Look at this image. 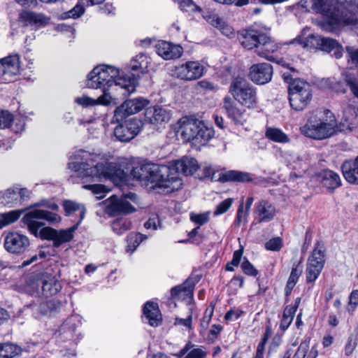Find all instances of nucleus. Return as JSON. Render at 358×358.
Segmentation results:
<instances>
[{
	"label": "nucleus",
	"mask_w": 358,
	"mask_h": 358,
	"mask_svg": "<svg viewBox=\"0 0 358 358\" xmlns=\"http://www.w3.org/2000/svg\"><path fill=\"white\" fill-rule=\"evenodd\" d=\"M213 314V308H207L205 310L204 315L201 320V327L203 329H206L211 320Z\"/></svg>",
	"instance_id": "nucleus-54"
},
{
	"label": "nucleus",
	"mask_w": 358,
	"mask_h": 358,
	"mask_svg": "<svg viewBox=\"0 0 358 358\" xmlns=\"http://www.w3.org/2000/svg\"><path fill=\"white\" fill-rule=\"evenodd\" d=\"M241 268L243 273L248 275L256 276L259 273L255 266L245 258L241 263Z\"/></svg>",
	"instance_id": "nucleus-50"
},
{
	"label": "nucleus",
	"mask_w": 358,
	"mask_h": 358,
	"mask_svg": "<svg viewBox=\"0 0 358 358\" xmlns=\"http://www.w3.org/2000/svg\"><path fill=\"white\" fill-rule=\"evenodd\" d=\"M271 29L266 25L254 23L239 34V41L248 50L255 49L257 55L269 61H274L273 53L278 52L281 44L270 35Z\"/></svg>",
	"instance_id": "nucleus-4"
},
{
	"label": "nucleus",
	"mask_w": 358,
	"mask_h": 358,
	"mask_svg": "<svg viewBox=\"0 0 358 358\" xmlns=\"http://www.w3.org/2000/svg\"><path fill=\"white\" fill-rule=\"evenodd\" d=\"M220 179L223 182H250L253 181L254 178L250 173L231 170L222 173Z\"/></svg>",
	"instance_id": "nucleus-34"
},
{
	"label": "nucleus",
	"mask_w": 358,
	"mask_h": 358,
	"mask_svg": "<svg viewBox=\"0 0 358 358\" xmlns=\"http://www.w3.org/2000/svg\"><path fill=\"white\" fill-rule=\"evenodd\" d=\"M209 211L200 214L192 213L190 215V219L194 223L198 224L199 225H203L209 221Z\"/></svg>",
	"instance_id": "nucleus-51"
},
{
	"label": "nucleus",
	"mask_w": 358,
	"mask_h": 358,
	"mask_svg": "<svg viewBox=\"0 0 358 358\" xmlns=\"http://www.w3.org/2000/svg\"><path fill=\"white\" fill-rule=\"evenodd\" d=\"M222 327L220 324H213L209 331L208 340L213 341L220 334Z\"/></svg>",
	"instance_id": "nucleus-61"
},
{
	"label": "nucleus",
	"mask_w": 358,
	"mask_h": 358,
	"mask_svg": "<svg viewBox=\"0 0 358 358\" xmlns=\"http://www.w3.org/2000/svg\"><path fill=\"white\" fill-rule=\"evenodd\" d=\"M156 51L158 55L163 59H174L181 57L183 52L182 46L167 41H159L156 45Z\"/></svg>",
	"instance_id": "nucleus-25"
},
{
	"label": "nucleus",
	"mask_w": 358,
	"mask_h": 358,
	"mask_svg": "<svg viewBox=\"0 0 358 358\" xmlns=\"http://www.w3.org/2000/svg\"><path fill=\"white\" fill-rule=\"evenodd\" d=\"M336 40L331 38H324L319 36H310L308 38L297 36L296 38L285 43V45H299L303 48H315L322 51L330 52L338 47Z\"/></svg>",
	"instance_id": "nucleus-11"
},
{
	"label": "nucleus",
	"mask_w": 358,
	"mask_h": 358,
	"mask_svg": "<svg viewBox=\"0 0 358 358\" xmlns=\"http://www.w3.org/2000/svg\"><path fill=\"white\" fill-rule=\"evenodd\" d=\"M101 155L80 150L73 157V161L68 164L69 168L78 173L82 179L99 182L101 178H110L117 172V166L108 162H99Z\"/></svg>",
	"instance_id": "nucleus-3"
},
{
	"label": "nucleus",
	"mask_w": 358,
	"mask_h": 358,
	"mask_svg": "<svg viewBox=\"0 0 358 358\" xmlns=\"http://www.w3.org/2000/svg\"><path fill=\"white\" fill-rule=\"evenodd\" d=\"M192 313L191 312L189 315L187 317V318H176L175 324L182 325L186 327L189 330L192 329Z\"/></svg>",
	"instance_id": "nucleus-58"
},
{
	"label": "nucleus",
	"mask_w": 358,
	"mask_h": 358,
	"mask_svg": "<svg viewBox=\"0 0 358 358\" xmlns=\"http://www.w3.org/2000/svg\"><path fill=\"white\" fill-rule=\"evenodd\" d=\"M150 64V59L145 54L140 53L131 60L129 66L131 71L145 73Z\"/></svg>",
	"instance_id": "nucleus-36"
},
{
	"label": "nucleus",
	"mask_w": 358,
	"mask_h": 358,
	"mask_svg": "<svg viewBox=\"0 0 358 358\" xmlns=\"http://www.w3.org/2000/svg\"><path fill=\"white\" fill-rule=\"evenodd\" d=\"M248 214V212L243 210V204H240L234 224L236 227H239L242 222H246Z\"/></svg>",
	"instance_id": "nucleus-52"
},
{
	"label": "nucleus",
	"mask_w": 358,
	"mask_h": 358,
	"mask_svg": "<svg viewBox=\"0 0 358 358\" xmlns=\"http://www.w3.org/2000/svg\"><path fill=\"white\" fill-rule=\"evenodd\" d=\"M45 206L52 210L57 211L59 209V206L55 203V202L47 201V200H42L39 203H37L34 204V206Z\"/></svg>",
	"instance_id": "nucleus-63"
},
{
	"label": "nucleus",
	"mask_w": 358,
	"mask_h": 358,
	"mask_svg": "<svg viewBox=\"0 0 358 358\" xmlns=\"http://www.w3.org/2000/svg\"><path fill=\"white\" fill-rule=\"evenodd\" d=\"M83 187L86 189L91 190L96 194L105 192V186L100 184L85 185Z\"/></svg>",
	"instance_id": "nucleus-60"
},
{
	"label": "nucleus",
	"mask_w": 358,
	"mask_h": 358,
	"mask_svg": "<svg viewBox=\"0 0 358 358\" xmlns=\"http://www.w3.org/2000/svg\"><path fill=\"white\" fill-rule=\"evenodd\" d=\"M13 121V115L7 110H0V129L8 128Z\"/></svg>",
	"instance_id": "nucleus-45"
},
{
	"label": "nucleus",
	"mask_w": 358,
	"mask_h": 358,
	"mask_svg": "<svg viewBox=\"0 0 358 358\" xmlns=\"http://www.w3.org/2000/svg\"><path fill=\"white\" fill-rule=\"evenodd\" d=\"M244 312L239 309H231L225 314L224 319L226 320H236Z\"/></svg>",
	"instance_id": "nucleus-56"
},
{
	"label": "nucleus",
	"mask_w": 358,
	"mask_h": 358,
	"mask_svg": "<svg viewBox=\"0 0 358 358\" xmlns=\"http://www.w3.org/2000/svg\"><path fill=\"white\" fill-rule=\"evenodd\" d=\"M344 178L351 184L358 185V156L354 160H347L341 166Z\"/></svg>",
	"instance_id": "nucleus-31"
},
{
	"label": "nucleus",
	"mask_w": 358,
	"mask_h": 358,
	"mask_svg": "<svg viewBox=\"0 0 358 358\" xmlns=\"http://www.w3.org/2000/svg\"><path fill=\"white\" fill-rule=\"evenodd\" d=\"M75 102L84 107L94 106L96 105L108 106L113 102V98L109 92L104 90L102 95L97 99H92L87 96L77 97Z\"/></svg>",
	"instance_id": "nucleus-30"
},
{
	"label": "nucleus",
	"mask_w": 358,
	"mask_h": 358,
	"mask_svg": "<svg viewBox=\"0 0 358 358\" xmlns=\"http://www.w3.org/2000/svg\"><path fill=\"white\" fill-rule=\"evenodd\" d=\"M22 213V210H10L8 213H1V214L3 217L7 225H8V224H10L15 222V221H17L19 219V217H20V215Z\"/></svg>",
	"instance_id": "nucleus-49"
},
{
	"label": "nucleus",
	"mask_w": 358,
	"mask_h": 358,
	"mask_svg": "<svg viewBox=\"0 0 358 358\" xmlns=\"http://www.w3.org/2000/svg\"><path fill=\"white\" fill-rule=\"evenodd\" d=\"M15 189L17 191V194L19 195V204L27 201L30 198L31 192L28 189L19 188L17 187H15Z\"/></svg>",
	"instance_id": "nucleus-55"
},
{
	"label": "nucleus",
	"mask_w": 358,
	"mask_h": 358,
	"mask_svg": "<svg viewBox=\"0 0 358 358\" xmlns=\"http://www.w3.org/2000/svg\"><path fill=\"white\" fill-rule=\"evenodd\" d=\"M29 245V238L17 232H9L4 238V248L11 254L21 255L24 253L28 250Z\"/></svg>",
	"instance_id": "nucleus-17"
},
{
	"label": "nucleus",
	"mask_w": 358,
	"mask_h": 358,
	"mask_svg": "<svg viewBox=\"0 0 358 358\" xmlns=\"http://www.w3.org/2000/svg\"><path fill=\"white\" fill-rule=\"evenodd\" d=\"M20 20L25 26H34L37 28L44 27L50 22V18L44 14L33 11L22 12Z\"/></svg>",
	"instance_id": "nucleus-27"
},
{
	"label": "nucleus",
	"mask_w": 358,
	"mask_h": 358,
	"mask_svg": "<svg viewBox=\"0 0 358 358\" xmlns=\"http://www.w3.org/2000/svg\"><path fill=\"white\" fill-rule=\"evenodd\" d=\"M87 85L90 88L103 89L106 92L110 87H120L127 96L136 91L139 74L121 75L120 70L113 66L101 64L94 67L88 75Z\"/></svg>",
	"instance_id": "nucleus-2"
},
{
	"label": "nucleus",
	"mask_w": 358,
	"mask_h": 358,
	"mask_svg": "<svg viewBox=\"0 0 358 358\" xmlns=\"http://www.w3.org/2000/svg\"><path fill=\"white\" fill-rule=\"evenodd\" d=\"M300 302L301 298L297 297L293 305L287 306L284 308L282 317L280 323V328L282 331L287 330L291 324Z\"/></svg>",
	"instance_id": "nucleus-35"
},
{
	"label": "nucleus",
	"mask_w": 358,
	"mask_h": 358,
	"mask_svg": "<svg viewBox=\"0 0 358 358\" xmlns=\"http://www.w3.org/2000/svg\"><path fill=\"white\" fill-rule=\"evenodd\" d=\"M312 99L310 85L301 80H294L289 85V100L295 110H302Z\"/></svg>",
	"instance_id": "nucleus-9"
},
{
	"label": "nucleus",
	"mask_w": 358,
	"mask_h": 358,
	"mask_svg": "<svg viewBox=\"0 0 358 358\" xmlns=\"http://www.w3.org/2000/svg\"><path fill=\"white\" fill-rule=\"evenodd\" d=\"M318 350L315 345L310 347V338H307L301 341L296 351L289 349L283 358H316Z\"/></svg>",
	"instance_id": "nucleus-24"
},
{
	"label": "nucleus",
	"mask_w": 358,
	"mask_h": 358,
	"mask_svg": "<svg viewBox=\"0 0 358 358\" xmlns=\"http://www.w3.org/2000/svg\"><path fill=\"white\" fill-rule=\"evenodd\" d=\"M21 348L12 343H0V358H13L19 355Z\"/></svg>",
	"instance_id": "nucleus-39"
},
{
	"label": "nucleus",
	"mask_w": 358,
	"mask_h": 358,
	"mask_svg": "<svg viewBox=\"0 0 358 358\" xmlns=\"http://www.w3.org/2000/svg\"><path fill=\"white\" fill-rule=\"evenodd\" d=\"M302 272V267L300 266V263L294 264L292 266L290 275L289 276L287 283L289 284V286L294 285L296 284L299 276Z\"/></svg>",
	"instance_id": "nucleus-44"
},
{
	"label": "nucleus",
	"mask_w": 358,
	"mask_h": 358,
	"mask_svg": "<svg viewBox=\"0 0 358 358\" xmlns=\"http://www.w3.org/2000/svg\"><path fill=\"white\" fill-rule=\"evenodd\" d=\"M62 306V303L60 301H57L55 299H52L48 301H46L45 303H42L40 305L41 310H43L45 308H48L50 310H56L57 308Z\"/></svg>",
	"instance_id": "nucleus-62"
},
{
	"label": "nucleus",
	"mask_w": 358,
	"mask_h": 358,
	"mask_svg": "<svg viewBox=\"0 0 358 358\" xmlns=\"http://www.w3.org/2000/svg\"><path fill=\"white\" fill-rule=\"evenodd\" d=\"M317 179L321 185L330 192L334 191L341 185L339 175L330 169H323L317 174Z\"/></svg>",
	"instance_id": "nucleus-26"
},
{
	"label": "nucleus",
	"mask_w": 358,
	"mask_h": 358,
	"mask_svg": "<svg viewBox=\"0 0 358 358\" xmlns=\"http://www.w3.org/2000/svg\"><path fill=\"white\" fill-rule=\"evenodd\" d=\"M42 292L46 296L57 294L62 289L60 282L52 275L44 273L41 276Z\"/></svg>",
	"instance_id": "nucleus-29"
},
{
	"label": "nucleus",
	"mask_w": 358,
	"mask_h": 358,
	"mask_svg": "<svg viewBox=\"0 0 358 358\" xmlns=\"http://www.w3.org/2000/svg\"><path fill=\"white\" fill-rule=\"evenodd\" d=\"M208 21L211 25L219 29L223 34L229 36L232 34L231 28L227 24L222 18L217 15H213L209 17Z\"/></svg>",
	"instance_id": "nucleus-41"
},
{
	"label": "nucleus",
	"mask_w": 358,
	"mask_h": 358,
	"mask_svg": "<svg viewBox=\"0 0 358 358\" xmlns=\"http://www.w3.org/2000/svg\"><path fill=\"white\" fill-rule=\"evenodd\" d=\"M312 10L324 16L327 22L325 30L334 32L341 27L350 26L358 34V0H341L336 6L331 0H311Z\"/></svg>",
	"instance_id": "nucleus-1"
},
{
	"label": "nucleus",
	"mask_w": 358,
	"mask_h": 358,
	"mask_svg": "<svg viewBox=\"0 0 358 358\" xmlns=\"http://www.w3.org/2000/svg\"><path fill=\"white\" fill-rule=\"evenodd\" d=\"M265 136L268 139L276 143H286L289 141L288 136L278 128L267 127Z\"/></svg>",
	"instance_id": "nucleus-38"
},
{
	"label": "nucleus",
	"mask_w": 358,
	"mask_h": 358,
	"mask_svg": "<svg viewBox=\"0 0 358 358\" xmlns=\"http://www.w3.org/2000/svg\"><path fill=\"white\" fill-rule=\"evenodd\" d=\"M236 101L231 96L227 95L223 98L222 108L229 119L242 125L246 121L245 110L240 108Z\"/></svg>",
	"instance_id": "nucleus-22"
},
{
	"label": "nucleus",
	"mask_w": 358,
	"mask_h": 358,
	"mask_svg": "<svg viewBox=\"0 0 358 358\" xmlns=\"http://www.w3.org/2000/svg\"><path fill=\"white\" fill-rule=\"evenodd\" d=\"M148 103L149 101L142 97L127 99L115 109V116L123 118L125 116L137 113L147 106Z\"/></svg>",
	"instance_id": "nucleus-21"
},
{
	"label": "nucleus",
	"mask_w": 358,
	"mask_h": 358,
	"mask_svg": "<svg viewBox=\"0 0 358 358\" xmlns=\"http://www.w3.org/2000/svg\"><path fill=\"white\" fill-rule=\"evenodd\" d=\"M85 12L83 6L77 4L71 10L64 13V18H78L80 17Z\"/></svg>",
	"instance_id": "nucleus-47"
},
{
	"label": "nucleus",
	"mask_w": 358,
	"mask_h": 358,
	"mask_svg": "<svg viewBox=\"0 0 358 358\" xmlns=\"http://www.w3.org/2000/svg\"><path fill=\"white\" fill-rule=\"evenodd\" d=\"M40 220H44L50 224H57L61 221V217L55 212L34 209L26 213L22 217V222L35 236L39 235V231L44 225V223L39 221Z\"/></svg>",
	"instance_id": "nucleus-10"
},
{
	"label": "nucleus",
	"mask_w": 358,
	"mask_h": 358,
	"mask_svg": "<svg viewBox=\"0 0 358 358\" xmlns=\"http://www.w3.org/2000/svg\"><path fill=\"white\" fill-rule=\"evenodd\" d=\"M169 168L166 165L145 164L133 168L131 174L138 180L154 184V189H159V192L166 194L178 190L180 186L179 180H174L175 178L165 180L166 177H169Z\"/></svg>",
	"instance_id": "nucleus-5"
},
{
	"label": "nucleus",
	"mask_w": 358,
	"mask_h": 358,
	"mask_svg": "<svg viewBox=\"0 0 358 358\" xmlns=\"http://www.w3.org/2000/svg\"><path fill=\"white\" fill-rule=\"evenodd\" d=\"M204 67L198 61H188L174 66L173 76L183 80H195L203 75Z\"/></svg>",
	"instance_id": "nucleus-15"
},
{
	"label": "nucleus",
	"mask_w": 358,
	"mask_h": 358,
	"mask_svg": "<svg viewBox=\"0 0 358 358\" xmlns=\"http://www.w3.org/2000/svg\"><path fill=\"white\" fill-rule=\"evenodd\" d=\"M75 229L76 227L62 230L45 227L41 229L38 236L43 240L52 241L53 246L58 248L63 243L69 242L73 239Z\"/></svg>",
	"instance_id": "nucleus-16"
},
{
	"label": "nucleus",
	"mask_w": 358,
	"mask_h": 358,
	"mask_svg": "<svg viewBox=\"0 0 358 358\" xmlns=\"http://www.w3.org/2000/svg\"><path fill=\"white\" fill-rule=\"evenodd\" d=\"M142 122L137 118H131L118 124L114 129V135L117 141L129 142L140 132Z\"/></svg>",
	"instance_id": "nucleus-14"
},
{
	"label": "nucleus",
	"mask_w": 358,
	"mask_h": 358,
	"mask_svg": "<svg viewBox=\"0 0 358 358\" xmlns=\"http://www.w3.org/2000/svg\"><path fill=\"white\" fill-rule=\"evenodd\" d=\"M160 225L159 218L157 216L150 217L148 221L144 224V227L148 229H157L158 226Z\"/></svg>",
	"instance_id": "nucleus-57"
},
{
	"label": "nucleus",
	"mask_w": 358,
	"mask_h": 358,
	"mask_svg": "<svg viewBox=\"0 0 358 358\" xmlns=\"http://www.w3.org/2000/svg\"><path fill=\"white\" fill-rule=\"evenodd\" d=\"M0 203L8 207L19 204V195L15 187L8 189L5 192H0Z\"/></svg>",
	"instance_id": "nucleus-37"
},
{
	"label": "nucleus",
	"mask_w": 358,
	"mask_h": 358,
	"mask_svg": "<svg viewBox=\"0 0 358 358\" xmlns=\"http://www.w3.org/2000/svg\"><path fill=\"white\" fill-rule=\"evenodd\" d=\"M324 252L322 250L320 243L317 242L308 259L306 269L307 282H313L317 280L324 267Z\"/></svg>",
	"instance_id": "nucleus-13"
},
{
	"label": "nucleus",
	"mask_w": 358,
	"mask_h": 358,
	"mask_svg": "<svg viewBox=\"0 0 358 358\" xmlns=\"http://www.w3.org/2000/svg\"><path fill=\"white\" fill-rule=\"evenodd\" d=\"M346 51L352 62L358 67V49L348 46Z\"/></svg>",
	"instance_id": "nucleus-59"
},
{
	"label": "nucleus",
	"mask_w": 358,
	"mask_h": 358,
	"mask_svg": "<svg viewBox=\"0 0 358 358\" xmlns=\"http://www.w3.org/2000/svg\"><path fill=\"white\" fill-rule=\"evenodd\" d=\"M143 315L148 320L150 325L157 327L162 320L158 304L152 301H148L143 307Z\"/></svg>",
	"instance_id": "nucleus-32"
},
{
	"label": "nucleus",
	"mask_w": 358,
	"mask_h": 358,
	"mask_svg": "<svg viewBox=\"0 0 358 358\" xmlns=\"http://www.w3.org/2000/svg\"><path fill=\"white\" fill-rule=\"evenodd\" d=\"M195 282L187 278L182 284L175 286L171 289V296L173 299H186L193 296Z\"/></svg>",
	"instance_id": "nucleus-28"
},
{
	"label": "nucleus",
	"mask_w": 358,
	"mask_h": 358,
	"mask_svg": "<svg viewBox=\"0 0 358 358\" xmlns=\"http://www.w3.org/2000/svg\"><path fill=\"white\" fill-rule=\"evenodd\" d=\"M229 92L242 106L254 109L257 106L258 97L257 88L241 77L234 78L229 85Z\"/></svg>",
	"instance_id": "nucleus-8"
},
{
	"label": "nucleus",
	"mask_w": 358,
	"mask_h": 358,
	"mask_svg": "<svg viewBox=\"0 0 358 358\" xmlns=\"http://www.w3.org/2000/svg\"><path fill=\"white\" fill-rule=\"evenodd\" d=\"M20 67V57L17 55L0 59V82H12L19 73Z\"/></svg>",
	"instance_id": "nucleus-18"
},
{
	"label": "nucleus",
	"mask_w": 358,
	"mask_h": 358,
	"mask_svg": "<svg viewBox=\"0 0 358 358\" xmlns=\"http://www.w3.org/2000/svg\"><path fill=\"white\" fill-rule=\"evenodd\" d=\"M131 222L127 218L120 217L115 220L111 227L113 231L118 235H121L131 229Z\"/></svg>",
	"instance_id": "nucleus-40"
},
{
	"label": "nucleus",
	"mask_w": 358,
	"mask_h": 358,
	"mask_svg": "<svg viewBox=\"0 0 358 358\" xmlns=\"http://www.w3.org/2000/svg\"><path fill=\"white\" fill-rule=\"evenodd\" d=\"M282 245V239L280 237L274 238L265 244L266 250L271 251H278L281 249Z\"/></svg>",
	"instance_id": "nucleus-53"
},
{
	"label": "nucleus",
	"mask_w": 358,
	"mask_h": 358,
	"mask_svg": "<svg viewBox=\"0 0 358 358\" xmlns=\"http://www.w3.org/2000/svg\"><path fill=\"white\" fill-rule=\"evenodd\" d=\"M145 119L151 124H159L168 122L170 120V114L161 107H155L146 110Z\"/></svg>",
	"instance_id": "nucleus-33"
},
{
	"label": "nucleus",
	"mask_w": 358,
	"mask_h": 358,
	"mask_svg": "<svg viewBox=\"0 0 358 358\" xmlns=\"http://www.w3.org/2000/svg\"><path fill=\"white\" fill-rule=\"evenodd\" d=\"M166 167L169 168L170 172L169 177H166L167 179L165 178V180L171 179L172 177L175 178L174 180H177L180 182L179 189L182 187V182L178 176V173H182L185 176L193 175L197 171L199 165L194 158L183 157L179 160L171 162L169 166H166Z\"/></svg>",
	"instance_id": "nucleus-12"
},
{
	"label": "nucleus",
	"mask_w": 358,
	"mask_h": 358,
	"mask_svg": "<svg viewBox=\"0 0 358 358\" xmlns=\"http://www.w3.org/2000/svg\"><path fill=\"white\" fill-rule=\"evenodd\" d=\"M345 82L347 85L350 87V90L352 91L355 96L358 98V83L351 78H347L345 79Z\"/></svg>",
	"instance_id": "nucleus-64"
},
{
	"label": "nucleus",
	"mask_w": 358,
	"mask_h": 358,
	"mask_svg": "<svg viewBox=\"0 0 358 358\" xmlns=\"http://www.w3.org/2000/svg\"><path fill=\"white\" fill-rule=\"evenodd\" d=\"M335 126L334 117L329 110H317L299 130L306 137L314 140H323L334 134Z\"/></svg>",
	"instance_id": "nucleus-6"
},
{
	"label": "nucleus",
	"mask_w": 358,
	"mask_h": 358,
	"mask_svg": "<svg viewBox=\"0 0 358 358\" xmlns=\"http://www.w3.org/2000/svg\"><path fill=\"white\" fill-rule=\"evenodd\" d=\"M136 197V194L130 192L125 194L122 198H111V201L106 207L107 213L111 216H115L119 214L127 215L134 212L136 208L131 205L127 199L134 201Z\"/></svg>",
	"instance_id": "nucleus-19"
},
{
	"label": "nucleus",
	"mask_w": 358,
	"mask_h": 358,
	"mask_svg": "<svg viewBox=\"0 0 358 358\" xmlns=\"http://www.w3.org/2000/svg\"><path fill=\"white\" fill-rule=\"evenodd\" d=\"M232 202H233V199L231 198H228V199L224 200L223 201H222L220 203H219L217 206L216 209L213 213V215L215 216H217V215L224 213L230 208V207L231 206Z\"/></svg>",
	"instance_id": "nucleus-48"
},
{
	"label": "nucleus",
	"mask_w": 358,
	"mask_h": 358,
	"mask_svg": "<svg viewBox=\"0 0 358 358\" xmlns=\"http://www.w3.org/2000/svg\"><path fill=\"white\" fill-rule=\"evenodd\" d=\"M273 73V66L270 64L259 63L250 67L248 77L255 84L264 85L271 81Z\"/></svg>",
	"instance_id": "nucleus-20"
},
{
	"label": "nucleus",
	"mask_w": 358,
	"mask_h": 358,
	"mask_svg": "<svg viewBox=\"0 0 358 358\" xmlns=\"http://www.w3.org/2000/svg\"><path fill=\"white\" fill-rule=\"evenodd\" d=\"M178 133L187 142L194 145H205L214 136V130L194 117H182L178 122Z\"/></svg>",
	"instance_id": "nucleus-7"
},
{
	"label": "nucleus",
	"mask_w": 358,
	"mask_h": 358,
	"mask_svg": "<svg viewBox=\"0 0 358 358\" xmlns=\"http://www.w3.org/2000/svg\"><path fill=\"white\" fill-rule=\"evenodd\" d=\"M180 8L186 12H201V8L195 4L192 0H182L180 2Z\"/></svg>",
	"instance_id": "nucleus-46"
},
{
	"label": "nucleus",
	"mask_w": 358,
	"mask_h": 358,
	"mask_svg": "<svg viewBox=\"0 0 358 358\" xmlns=\"http://www.w3.org/2000/svg\"><path fill=\"white\" fill-rule=\"evenodd\" d=\"M207 356V352L203 346H196L193 344L192 348L184 358H205Z\"/></svg>",
	"instance_id": "nucleus-43"
},
{
	"label": "nucleus",
	"mask_w": 358,
	"mask_h": 358,
	"mask_svg": "<svg viewBox=\"0 0 358 358\" xmlns=\"http://www.w3.org/2000/svg\"><path fill=\"white\" fill-rule=\"evenodd\" d=\"M276 214L275 206L266 200L262 199L255 206V219L258 223L268 222L273 220Z\"/></svg>",
	"instance_id": "nucleus-23"
},
{
	"label": "nucleus",
	"mask_w": 358,
	"mask_h": 358,
	"mask_svg": "<svg viewBox=\"0 0 358 358\" xmlns=\"http://www.w3.org/2000/svg\"><path fill=\"white\" fill-rule=\"evenodd\" d=\"M63 207L66 213V215H70L76 211H80L81 219L83 218L85 214V208L80 204L72 201H64Z\"/></svg>",
	"instance_id": "nucleus-42"
}]
</instances>
